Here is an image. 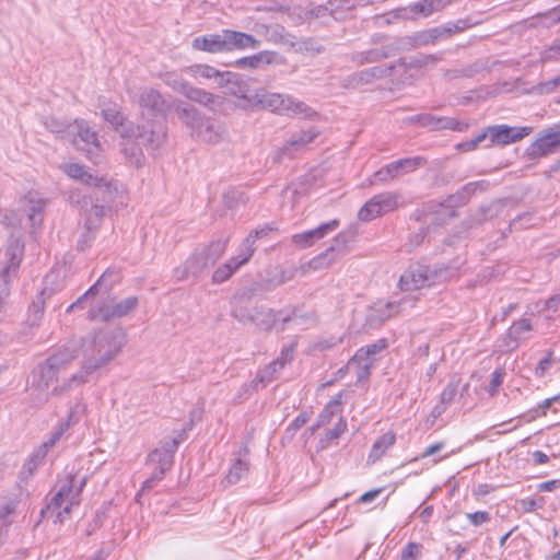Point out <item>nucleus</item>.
I'll list each match as a JSON object with an SVG mask.
<instances>
[{
  "instance_id": "nucleus-1",
  "label": "nucleus",
  "mask_w": 560,
  "mask_h": 560,
  "mask_svg": "<svg viewBox=\"0 0 560 560\" xmlns=\"http://www.w3.org/2000/svg\"><path fill=\"white\" fill-rule=\"evenodd\" d=\"M126 345V335L121 329H103L86 337L82 343L83 362L81 369L51 390L59 396L68 390L86 384L90 376L107 366L120 353Z\"/></svg>"
},
{
  "instance_id": "nucleus-2",
  "label": "nucleus",
  "mask_w": 560,
  "mask_h": 560,
  "mask_svg": "<svg viewBox=\"0 0 560 560\" xmlns=\"http://www.w3.org/2000/svg\"><path fill=\"white\" fill-rule=\"evenodd\" d=\"M250 105L261 109H268L279 115H301L310 117L313 114L311 107L304 102L290 95L268 92L265 89L257 90L250 97Z\"/></svg>"
},
{
  "instance_id": "nucleus-3",
  "label": "nucleus",
  "mask_w": 560,
  "mask_h": 560,
  "mask_svg": "<svg viewBox=\"0 0 560 560\" xmlns=\"http://www.w3.org/2000/svg\"><path fill=\"white\" fill-rule=\"evenodd\" d=\"M229 237L212 241L208 246L195 252L185 264L175 269L177 279L183 280L189 276H198L205 269L213 266L225 253Z\"/></svg>"
},
{
  "instance_id": "nucleus-4",
  "label": "nucleus",
  "mask_w": 560,
  "mask_h": 560,
  "mask_svg": "<svg viewBox=\"0 0 560 560\" xmlns=\"http://www.w3.org/2000/svg\"><path fill=\"white\" fill-rule=\"evenodd\" d=\"M179 119L190 128L191 136L207 143H218L224 135L223 127L213 119L202 118L192 106H178Z\"/></svg>"
},
{
  "instance_id": "nucleus-5",
  "label": "nucleus",
  "mask_w": 560,
  "mask_h": 560,
  "mask_svg": "<svg viewBox=\"0 0 560 560\" xmlns=\"http://www.w3.org/2000/svg\"><path fill=\"white\" fill-rule=\"evenodd\" d=\"M24 255V243L18 237H11L0 260V308L10 294V283L16 276Z\"/></svg>"
},
{
  "instance_id": "nucleus-6",
  "label": "nucleus",
  "mask_w": 560,
  "mask_h": 560,
  "mask_svg": "<svg viewBox=\"0 0 560 560\" xmlns=\"http://www.w3.org/2000/svg\"><path fill=\"white\" fill-rule=\"evenodd\" d=\"M122 139L135 140L147 150L159 149L166 139L165 126L159 120H147L142 125L130 124L120 130Z\"/></svg>"
},
{
  "instance_id": "nucleus-7",
  "label": "nucleus",
  "mask_w": 560,
  "mask_h": 560,
  "mask_svg": "<svg viewBox=\"0 0 560 560\" xmlns=\"http://www.w3.org/2000/svg\"><path fill=\"white\" fill-rule=\"evenodd\" d=\"M447 270L432 268L422 264L411 265L399 278V288L404 291L419 290L435 285L446 279Z\"/></svg>"
},
{
  "instance_id": "nucleus-8",
  "label": "nucleus",
  "mask_w": 560,
  "mask_h": 560,
  "mask_svg": "<svg viewBox=\"0 0 560 560\" xmlns=\"http://www.w3.org/2000/svg\"><path fill=\"white\" fill-rule=\"evenodd\" d=\"M408 66L404 59H399L388 66H375L369 69H364L354 72L346 77L341 81V85L345 89H358L363 85L373 83L375 80L384 78H395L399 82L400 70H407Z\"/></svg>"
},
{
  "instance_id": "nucleus-9",
  "label": "nucleus",
  "mask_w": 560,
  "mask_h": 560,
  "mask_svg": "<svg viewBox=\"0 0 560 560\" xmlns=\"http://www.w3.org/2000/svg\"><path fill=\"white\" fill-rule=\"evenodd\" d=\"M559 148L560 124L539 131L536 139L526 148L524 156L535 161L557 153Z\"/></svg>"
},
{
  "instance_id": "nucleus-10",
  "label": "nucleus",
  "mask_w": 560,
  "mask_h": 560,
  "mask_svg": "<svg viewBox=\"0 0 560 560\" xmlns=\"http://www.w3.org/2000/svg\"><path fill=\"white\" fill-rule=\"evenodd\" d=\"M401 196L396 191H385L369 199L358 212L360 221L369 222L397 209Z\"/></svg>"
},
{
  "instance_id": "nucleus-11",
  "label": "nucleus",
  "mask_w": 560,
  "mask_h": 560,
  "mask_svg": "<svg viewBox=\"0 0 560 560\" xmlns=\"http://www.w3.org/2000/svg\"><path fill=\"white\" fill-rule=\"evenodd\" d=\"M70 133L73 135V145L83 152L89 160L97 163L101 144L96 132L91 129L89 124L83 119H75Z\"/></svg>"
},
{
  "instance_id": "nucleus-12",
  "label": "nucleus",
  "mask_w": 560,
  "mask_h": 560,
  "mask_svg": "<svg viewBox=\"0 0 560 560\" xmlns=\"http://www.w3.org/2000/svg\"><path fill=\"white\" fill-rule=\"evenodd\" d=\"M139 304L138 298L129 296L118 303H102L93 305L89 310V318L93 320L108 322L113 318H120L133 312Z\"/></svg>"
},
{
  "instance_id": "nucleus-13",
  "label": "nucleus",
  "mask_w": 560,
  "mask_h": 560,
  "mask_svg": "<svg viewBox=\"0 0 560 560\" xmlns=\"http://www.w3.org/2000/svg\"><path fill=\"white\" fill-rule=\"evenodd\" d=\"M84 410L83 405L80 402L75 404L69 411L68 418L66 421L60 422L57 428L51 432V436L49 440L44 442L38 450L32 455L30 464L34 463L36 466L38 462L45 458L47 452L56 445V443L61 439L65 432L70 428V425L77 423L79 421V415Z\"/></svg>"
},
{
  "instance_id": "nucleus-14",
  "label": "nucleus",
  "mask_w": 560,
  "mask_h": 560,
  "mask_svg": "<svg viewBox=\"0 0 560 560\" xmlns=\"http://www.w3.org/2000/svg\"><path fill=\"white\" fill-rule=\"evenodd\" d=\"M488 138L490 143L488 148L493 144L506 145L510 143L517 142L532 133L533 127H510L508 125H493L487 129Z\"/></svg>"
},
{
  "instance_id": "nucleus-15",
  "label": "nucleus",
  "mask_w": 560,
  "mask_h": 560,
  "mask_svg": "<svg viewBox=\"0 0 560 560\" xmlns=\"http://www.w3.org/2000/svg\"><path fill=\"white\" fill-rule=\"evenodd\" d=\"M424 162V159L420 156L400 159L376 171L374 173V178L375 180L385 183L398 177L399 175L413 172Z\"/></svg>"
},
{
  "instance_id": "nucleus-16",
  "label": "nucleus",
  "mask_w": 560,
  "mask_h": 560,
  "mask_svg": "<svg viewBox=\"0 0 560 560\" xmlns=\"http://www.w3.org/2000/svg\"><path fill=\"white\" fill-rule=\"evenodd\" d=\"M78 503L77 495H72V483L69 481L62 485L52 497L47 505V511L56 513V521L61 523L70 514L71 508Z\"/></svg>"
},
{
  "instance_id": "nucleus-17",
  "label": "nucleus",
  "mask_w": 560,
  "mask_h": 560,
  "mask_svg": "<svg viewBox=\"0 0 560 560\" xmlns=\"http://www.w3.org/2000/svg\"><path fill=\"white\" fill-rule=\"evenodd\" d=\"M339 225L340 221L338 219H334L329 222L320 224L315 229L292 235V242L300 248L311 247L317 241L336 231Z\"/></svg>"
},
{
  "instance_id": "nucleus-18",
  "label": "nucleus",
  "mask_w": 560,
  "mask_h": 560,
  "mask_svg": "<svg viewBox=\"0 0 560 560\" xmlns=\"http://www.w3.org/2000/svg\"><path fill=\"white\" fill-rule=\"evenodd\" d=\"M119 279V273L115 270H106L83 295H81L75 302H73L68 308L67 313H70L77 308H84L88 305H92V299L98 293L101 287H105L109 290L114 283Z\"/></svg>"
},
{
  "instance_id": "nucleus-19",
  "label": "nucleus",
  "mask_w": 560,
  "mask_h": 560,
  "mask_svg": "<svg viewBox=\"0 0 560 560\" xmlns=\"http://www.w3.org/2000/svg\"><path fill=\"white\" fill-rule=\"evenodd\" d=\"M249 81V79L244 78L240 73L224 71L222 72V79L219 82V86H228L231 95L242 98L250 105V97H253V94L250 93Z\"/></svg>"
},
{
  "instance_id": "nucleus-20",
  "label": "nucleus",
  "mask_w": 560,
  "mask_h": 560,
  "mask_svg": "<svg viewBox=\"0 0 560 560\" xmlns=\"http://www.w3.org/2000/svg\"><path fill=\"white\" fill-rule=\"evenodd\" d=\"M177 448V442L173 438H165L160 442V447L148 455L147 464H163L164 467H172Z\"/></svg>"
},
{
  "instance_id": "nucleus-21",
  "label": "nucleus",
  "mask_w": 560,
  "mask_h": 560,
  "mask_svg": "<svg viewBox=\"0 0 560 560\" xmlns=\"http://www.w3.org/2000/svg\"><path fill=\"white\" fill-rule=\"evenodd\" d=\"M138 103L142 109H148L155 116H164L168 107L162 94L152 88H145L141 91Z\"/></svg>"
},
{
  "instance_id": "nucleus-22",
  "label": "nucleus",
  "mask_w": 560,
  "mask_h": 560,
  "mask_svg": "<svg viewBox=\"0 0 560 560\" xmlns=\"http://www.w3.org/2000/svg\"><path fill=\"white\" fill-rule=\"evenodd\" d=\"M191 47L210 54L228 52L224 30L221 33L195 37Z\"/></svg>"
},
{
  "instance_id": "nucleus-23",
  "label": "nucleus",
  "mask_w": 560,
  "mask_h": 560,
  "mask_svg": "<svg viewBox=\"0 0 560 560\" xmlns=\"http://www.w3.org/2000/svg\"><path fill=\"white\" fill-rule=\"evenodd\" d=\"M224 36L226 42V51L243 50L246 48H257L260 45V40L255 38L250 34L243 32L224 30Z\"/></svg>"
},
{
  "instance_id": "nucleus-24",
  "label": "nucleus",
  "mask_w": 560,
  "mask_h": 560,
  "mask_svg": "<svg viewBox=\"0 0 560 560\" xmlns=\"http://www.w3.org/2000/svg\"><path fill=\"white\" fill-rule=\"evenodd\" d=\"M532 329L533 326L527 318H521L514 322L503 338V345L505 349L509 351L516 349L520 345V341L524 339L523 335L529 332Z\"/></svg>"
},
{
  "instance_id": "nucleus-25",
  "label": "nucleus",
  "mask_w": 560,
  "mask_h": 560,
  "mask_svg": "<svg viewBox=\"0 0 560 560\" xmlns=\"http://www.w3.org/2000/svg\"><path fill=\"white\" fill-rule=\"evenodd\" d=\"M183 95L189 98L190 101L199 103L211 109L221 106L223 102V98L221 96L209 93L202 89L195 88L190 84H188Z\"/></svg>"
},
{
  "instance_id": "nucleus-26",
  "label": "nucleus",
  "mask_w": 560,
  "mask_h": 560,
  "mask_svg": "<svg viewBox=\"0 0 560 560\" xmlns=\"http://www.w3.org/2000/svg\"><path fill=\"white\" fill-rule=\"evenodd\" d=\"M471 25L465 20H458L456 22H451L445 25L436 26L429 28L431 43L435 44L441 39H445L451 37L453 34L463 32L470 27Z\"/></svg>"
},
{
  "instance_id": "nucleus-27",
  "label": "nucleus",
  "mask_w": 560,
  "mask_h": 560,
  "mask_svg": "<svg viewBox=\"0 0 560 560\" xmlns=\"http://www.w3.org/2000/svg\"><path fill=\"white\" fill-rule=\"evenodd\" d=\"M77 358L74 349L62 348L50 354L45 361L55 370L58 374L66 371L69 365Z\"/></svg>"
},
{
  "instance_id": "nucleus-28",
  "label": "nucleus",
  "mask_w": 560,
  "mask_h": 560,
  "mask_svg": "<svg viewBox=\"0 0 560 560\" xmlns=\"http://www.w3.org/2000/svg\"><path fill=\"white\" fill-rule=\"evenodd\" d=\"M65 172L73 179L80 180L89 186L101 187L104 179L90 173L85 166L72 163L65 166Z\"/></svg>"
},
{
  "instance_id": "nucleus-29",
  "label": "nucleus",
  "mask_w": 560,
  "mask_h": 560,
  "mask_svg": "<svg viewBox=\"0 0 560 560\" xmlns=\"http://www.w3.org/2000/svg\"><path fill=\"white\" fill-rule=\"evenodd\" d=\"M58 375L59 374L44 361L33 371V385L39 389H46L58 378Z\"/></svg>"
},
{
  "instance_id": "nucleus-30",
  "label": "nucleus",
  "mask_w": 560,
  "mask_h": 560,
  "mask_svg": "<svg viewBox=\"0 0 560 560\" xmlns=\"http://www.w3.org/2000/svg\"><path fill=\"white\" fill-rule=\"evenodd\" d=\"M318 136V131L314 127H310L306 130H299L292 132L289 139L287 140L285 149L292 150H301L306 147L308 143L313 142Z\"/></svg>"
},
{
  "instance_id": "nucleus-31",
  "label": "nucleus",
  "mask_w": 560,
  "mask_h": 560,
  "mask_svg": "<svg viewBox=\"0 0 560 560\" xmlns=\"http://www.w3.org/2000/svg\"><path fill=\"white\" fill-rule=\"evenodd\" d=\"M396 442V435L393 432H386L380 436L373 444L371 452L368 457L369 463H375L380 460L387 450L392 447Z\"/></svg>"
},
{
  "instance_id": "nucleus-32",
  "label": "nucleus",
  "mask_w": 560,
  "mask_h": 560,
  "mask_svg": "<svg viewBox=\"0 0 560 560\" xmlns=\"http://www.w3.org/2000/svg\"><path fill=\"white\" fill-rule=\"evenodd\" d=\"M25 211L28 213V221L32 226L39 225L43 221L45 201L37 198L35 194L25 197Z\"/></svg>"
},
{
  "instance_id": "nucleus-33",
  "label": "nucleus",
  "mask_w": 560,
  "mask_h": 560,
  "mask_svg": "<svg viewBox=\"0 0 560 560\" xmlns=\"http://www.w3.org/2000/svg\"><path fill=\"white\" fill-rule=\"evenodd\" d=\"M413 120L423 127L432 129H456L457 121L452 118L438 117L432 114H421L413 117Z\"/></svg>"
},
{
  "instance_id": "nucleus-34",
  "label": "nucleus",
  "mask_w": 560,
  "mask_h": 560,
  "mask_svg": "<svg viewBox=\"0 0 560 560\" xmlns=\"http://www.w3.org/2000/svg\"><path fill=\"white\" fill-rule=\"evenodd\" d=\"M343 393L336 394L325 406L317 418L316 427H325L330 423L334 416L341 413Z\"/></svg>"
},
{
  "instance_id": "nucleus-35",
  "label": "nucleus",
  "mask_w": 560,
  "mask_h": 560,
  "mask_svg": "<svg viewBox=\"0 0 560 560\" xmlns=\"http://www.w3.org/2000/svg\"><path fill=\"white\" fill-rule=\"evenodd\" d=\"M389 57V49L387 47L374 48L365 51H358L352 54L351 60L361 66L364 63H372Z\"/></svg>"
},
{
  "instance_id": "nucleus-36",
  "label": "nucleus",
  "mask_w": 560,
  "mask_h": 560,
  "mask_svg": "<svg viewBox=\"0 0 560 560\" xmlns=\"http://www.w3.org/2000/svg\"><path fill=\"white\" fill-rule=\"evenodd\" d=\"M45 295L46 290L40 291L36 298L32 301L28 313H27V323L30 326H38L45 310Z\"/></svg>"
},
{
  "instance_id": "nucleus-37",
  "label": "nucleus",
  "mask_w": 560,
  "mask_h": 560,
  "mask_svg": "<svg viewBox=\"0 0 560 560\" xmlns=\"http://www.w3.org/2000/svg\"><path fill=\"white\" fill-rule=\"evenodd\" d=\"M122 152L130 164L136 167H141L144 163V155L142 153V145L137 144L135 140L124 139Z\"/></svg>"
},
{
  "instance_id": "nucleus-38",
  "label": "nucleus",
  "mask_w": 560,
  "mask_h": 560,
  "mask_svg": "<svg viewBox=\"0 0 560 560\" xmlns=\"http://www.w3.org/2000/svg\"><path fill=\"white\" fill-rule=\"evenodd\" d=\"M273 59V52L261 51L253 56L243 57L234 61V66L237 68H250L256 69L260 63H271Z\"/></svg>"
},
{
  "instance_id": "nucleus-39",
  "label": "nucleus",
  "mask_w": 560,
  "mask_h": 560,
  "mask_svg": "<svg viewBox=\"0 0 560 560\" xmlns=\"http://www.w3.org/2000/svg\"><path fill=\"white\" fill-rule=\"evenodd\" d=\"M278 315L272 310L257 306L253 324L262 330H269L276 325Z\"/></svg>"
},
{
  "instance_id": "nucleus-40",
  "label": "nucleus",
  "mask_w": 560,
  "mask_h": 560,
  "mask_svg": "<svg viewBox=\"0 0 560 560\" xmlns=\"http://www.w3.org/2000/svg\"><path fill=\"white\" fill-rule=\"evenodd\" d=\"M438 60H439V58L436 56L427 55L421 58L413 59L410 62H406V65L408 66V69L400 70L399 82L404 83V84L410 82L415 78L413 73L410 72L412 69H420V68L427 66L428 63L436 62Z\"/></svg>"
},
{
  "instance_id": "nucleus-41",
  "label": "nucleus",
  "mask_w": 560,
  "mask_h": 560,
  "mask_svg": "<svg viewBox=\"0 0 560 560\" xmlns=\"http://www.w3.org/2000/svg\"><path fill=\"white\" fill-rule=\"evenodd\" d=\"M460 381L458 378H452L450 383L446 385V387L441 393V406L438 405L434 407L433 412L438 416L441 415L446 405H450L454 401L458 387H459Z\"/></svg>"
},
{
  "instance_id": "nucleus-42",
  "label": "nucleus",
  "mask_w": 560,
  "mask_h": 560,
  "mask_svg": "<svg viewBox=\"0 0 560 560\" xmlns=\"http://www.w3.org/2000/svg\"><path fill=\"white\" fill-rule=\"evenodd\" d=\"M184 71L194 78L214 79L218 85L222 79V72L208 65H195L185 68Z\"/></svg>"
},
{
  "instance_id": "nucleus-43",
  "label": "nucleus",
  "mask_w": 560,
  "mask_h": 560,
  "mask_svg": "<svg viewBox=\"0 0 560 560\" xmlns=\"http://www.w3.org/2000/svg\"><path fill=\"white\" fill-rule=\"evenodd\" d=\"M337 259L335 246L328 247L325 252L315 256L307 262V267L312 270H320L329 267Z\"/></svg>"
},
{
  "instance_id": "nucleus-44",
  "label": "nucleus",
  "mask_w": 560,
  "mask_h": 560,
  "mask_svg": "<svg viewBox=\"0 0 560 560\" xmlns=\"http://www.w3.org/2000/svg\"><path fill=\"white\" fill-rule=\"evenodd\" d=\"M241 267L231 258L220 265L212 273V282L215 284L228 281Z\"/></svg>"
},
{
  "instance_id": "nucleus-45",
  "label": "nucleus",
  "mask_w": 560,
  "mask_h": 560,
  "mask_svg": "<svg viewBox=\"0 0 560 560\" xmlns=\"http://www.w3.org/2000/svg\"><path fill=\"white\" fill-rule=\"evenodd\" d=\"M249 470V463L244 459H236L233 465L231 466L225 480L230 485H234L238 482L241 479H243Z\"/></svg>"
},
{
  "instance_id": "nucleus-46",
  "label": "nucleus",
  "mask_w": 560,
  "mask_h": 560,
  "mask_svg": "<svg viewBox=\"0 0 560 560\" xmlns=\"http://www.w3.org/2000/svg\"><path fill=\"white\" fill-rule=\"evenodd\" d=\"M102 116L106 121L113 125L117 131L120 132V130L126 128L124 126L125 117L116 104L102 107Z\"/></svg>"
},
{
  "instance_id": "nucleus-47",
  "label": "nucleus",
  "mask_w": 560,
  "mask_h": 560,
  "mask_svg": "<svg viewBox=\"0 0 560 560\" xmlns=\"http://www.w3.org/2000/svg\"><path fill=\"white\" fill-rule=\"evenodd\" d=\"M452 0H422L413 5V10L423 16L444 9Z\"/></svg>"
},
{
  "instance_id": "nucleus-48",
  "label": "nucleus",
  "mask_w": 560,
  "mask_h": 560,
  "mask_svg": "<svg viewBox=\"0 0 560 560\" xmlns=\"http://www.w3.org/2000/svg\"><path fill=\"white\" fill-rule=\"evenodd\" d=\"M387 347V342L385 339H380L374 343L362 347L354 354V360H373L375 361L374 355L378 352L383 351Z\"/></svg>"
},
{
  "instance_id": "nucleus-49",
  "label": "nucleus",
  "mask_w": 560,
  "mask_h": 560,
  "mask_svg": "<svg viewBox=\"0 0 560 560\" xmlns=\"http://www.w3.org/2000/svg\"><path fill=\"white\" fill-rule=\"evenodd\" d=\"M256 247L253 243V236H246L243 241L240 252L235 257H232L236 264L242 267L247 264L254 255Z\"/></svg>"
},
{
  "instance_id": "nucleus-50",
  "label": "nucleus",
  "mask_w": 560,
  "mask_h": 560,
  "mask_svg": "<svg viewBox=\"0 0 560 560\" xmlns=\"http://www.w3.org/2000/svg\"><path fill=\"white\" fill-rule=\"evenodd\" d=\"M153 465H154V469H153L151 476L143 481L140 492H143L145 490L153 488L155 482L162 480L164 475L166 474V471L171 470V468H172V467H164L163 464H153Z\"/></svg>"
},
{
  "instance_id": "nucleus-51",
  "label": "nucleus",
  "mask_w": 560,
  "mask_h": 560,
  "mask_svg": "<svg viewBox=\"0 0 560 560\" xmlns=\"http://www.w3.org/2000/svg\"><path fill=\"white\" fill-rule=\"evenodd\" d=\"M279 365L275 364V361L270 362L267 366H265L262 370H260L256 376V382L258 384H261L262 387H265L268 383H270L277 372L279 371Z\"/></svg>"
},
{
  "instance_id": "nucleus-52",
  "label": "nucleus",
  "mask_w": 560,
  "mask_h": 560,
  "mask_svg": "<svg viewBox=\"0 0 560 560\" xmlns=\"http://www.w3.org/2000/svg\"><path fill=\"white\" fill-rule=\"evenodd\" d=\"M357 364V380L359 382L366 380L371 374V369L373 366V360H354V357L349 361L348 366H352Z\"/></svg>"
},
{
  "instance_id": "nucleus-53",
  "label": "nucleus",
  "mask_w": 560,
  "mask_h": 560,
  "mask_svg": "<svg viewBox=\"0 0 560 560\" xmlns=\"http://www.w3.org/2000/svg\"><path fill=\"white\" fill-rule=\"evenodd\" d=\"M163 80H164L165 84H167L168 86H171L173 90L177 91L180 94L185 93V91L189 84L188 82H186L183 78H180L175 72H167Z\"/></svg>"
},
{
  "instance_id": "nucleus-54",
  "label": "nucleus",
  "mask_w": 560,
  "mask_h": 560,
  "mask_svg": "<svg viewBox=\"0 0 560 560\" xmlns=\"http://www.w3.org/2000/svg\"><path fill=\"white\" fill-rule=\"evenodd\" d=\"M486 139H488V133H487V130L478 133L477 136H475L474 138L467 140V141H463L460 143L457 144V149L463 151V152H469V151H472L475 150L481 142H483Z\"/></svg>"
},
{
  "instance_id": "nucleus-55",
  "label": "nucleus",
  "mask_w": 560,
  "mask_h": 560,
  "mask_svg": "<svg viewBox=\"0 0 560 560\" xmlns=\"http://www.w3.org/2000/svg\"><path fill=\"white\" fill-rule=\"evenodd\" d=\"M223 202L228 208H234L240 202H244V195L235 188H230L223 194Z\"/></svg>"
},
{
  "instance_id": "nucleus-56",
  "label": "nucleus",
  "mask_w": 560,
  "mask_h": 560,
  "mask_svg": "<svg viewBox=\"0 0 560 560\" xmlns=\"http://www.w3.org/2000/svg\"><path fill=\"white\" fill-rule=\"evenodd\" d=\"M44 126L46 127V129L55 133H63L72 127V125H67L65 121L59 120L55 117H46L44 119Z\"/></svg>"
},
{
  "instance_id": "nucleus-57",
  "label": "nucleus",
  "mask_w": 560,
  "mask_h": 560,
  "mask_svg": "<svg viewBox=\"0 0 560 560\" xmlns=\"http://www.w3.org/2000/svg\"><path fill=\"white\" fill-rule=\"evenodd\" d=\"M560 86V75L551 80L544 81L534 86V91L538 94H550Z\"/></svg>"
},
{
  "instance_id": "nucleus-58",
  "label": "nucleus",
  "mask_w": 560,
  "mask_h": 560,
  "mask_svg": "<svg viewBox=\"0 0 560 560\" xmlns=\"http://www.w3.org/2000/svg\"><path fill=\"white\" fill-rule=\"evenodd\" d=\"M256 307L253 308H246V307H237L233 310L232 316L240 323L247 324V323H254V315Z\"/></svg>"
},
{
  "instance_id": "nucleus-59",
  "label": "nucleus",
  "mask_w": 560,
  "mask_h": 560,
  "mask_svg": "<svg viewBox=\"0 0 560 560\" xmlns=\"http://www.w3.org/2000/svg\"><path fill=\"white\" fill-rule=\"evenodd\" d=\"M539 18L541 20V24L547 27L560 23V4L542 14H539Z\"/></svg>"
},
{
  "instance_id": "nucleus-60",
  "label": "nucleus",
  "mask_w": 560,
  "mask_h": 560,
  "mask_svg": "<svg viewBox=\"0 0 560 560\" xmlns=\"http://www.w3.org/2000/svg\"><path fill=\"white\" fill-rule=\"evenodd\" d=\"M258 388V383L253 381L252 383H245L241 386L238 395L234 398L236 402L246 400Z\"/></svg>"
},
{
  "instance_id": "nucleus-61",
  "label": "nucleus",
  "mask_w": 560,
  "mask_h": 560,
  "mask_svg": "<svg viewBox=\"0 0 560 560\" xmlns=\"http://www.w3.org/2000/svg\"><path fill=\"white\" fill-rule=\"evenodd\" d=\"M409 39L415 47L432 45L429 30L417 32Z\"/></svg>"
},
{
  "instance_id": "nucleus-62",
  "label": "nucleus",
  "mask_w": 560,
  "mask_h": 560,
  "mask_svg": "<svg viewBox=\"0 0 560 560\" xmlns=\"http://www.w3.org/2000/svg\"><path fill=\"white\" fill-rule=\"evenodd\" d=\"M466 516L472 526H480L489 522L491 518L489 512L487 511H477L474 513H468Z\"/></svg>"
},
{
  "instance_id": "nucleus-63",
  "label": "nucleus",
  "mask_w": 560,
  "mask_h": 560,
  "mask_svg": "<svg viewBox=\"0 0 560 560\" xmlns=\"http://www.w3.org/2000/svg\"><path fill=\"white\" fill-rule=\"evenodd\" d=\"M421 546L417 542H408L401 551V560H417Z\"/></svg>"
},
{
  "instance_id": "nucleus-64",
  "label": "nucleus",
  "mask_w": 560,
  "mask_h": 560,
  "mask_svg": "<svg viewBox=\"0 0 560 560\" xmlns=\"http://www.w3.org/2000/svg\"><path fill=\"white\" fill-rule=\"evenodd\" d=\"M425 230L420 229L418 232L410 234L408 243L406 244L407 250L411 252L417 246L421 245L425 238Z\"/></svg>"
}]
</instances>
